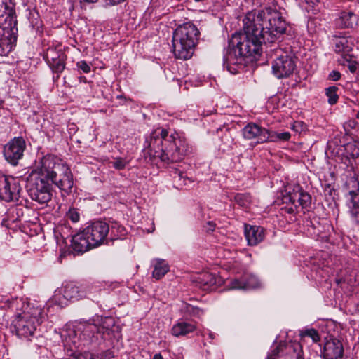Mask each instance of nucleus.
Wrapping results in <instances>:
<instances>
[{
  "label": "nucleus",
  "mask_w": 359,
  "mask_h": 359,
  "mask_svg": "<svg viewBox=\"0 0 359 359\" xmlns=\"http://www.w3.org/2000/svg\"><path fill=\"white\" fill-rule=\"evenodd\" d=\"M301 336L302 337H309L312 339L313 341L317 343L320 341V337L319 336L318 332L313 328L307 329L301 333Z\"/></svg>",
  "instance_id": "obj_36"
},
{
  "label": "nucleus",
  "mask_w": 359,
  "mask_h": 359,
  "mask_svg": "<svg viewBox=\"0 0 359 359\" xmlns=\"http://www.w3.org/2000/svg\"><path fill=\"white\" fill-rule=\"evenodd\" d=\"M305 9L308 13L316 15L323 11L325 6L320 0H305Z\"/></svg>",
  "instance_id": "obj_26"
},
{
  "label": "nucleus",
  "mask_w": 359,
  "mask_h": 359,
  "mask_svg": "<svg viewBox=\"0 0 359 359\" xmlns=\"http://www.w3.org/2000/svg\"><path fill=\"white\" fill-rule=\"evenodd\" d=\"M186 311L193 316L200 317L203 314V311L198 307L187 305L186 306Z\"/></svg>",
  "instance_id": "obj_39"
},
{
  "label": "nucleus",
  "mask_w": 359,
  "mask_h": 359,
  "mask_svg": "<svg viewBox=\"0 0 359 359\" xmlns=\"http://www.w3.org/2000/svg\"><path fill=\"white\" fill-rule=\"evenodd\" d=\"M356 117L358 119H359V111L357 113Z\"/></svg>",
  "instance_id": "obj_52"
},
{
  "label": "nucleus",
  "mask_w": 359,
  "mask_h": 359,
  "mask_svg": "<svg viewBox=\"0 0 359 359\" xmlns=\"http://www.w3.org/2000/svg\"><path fill=\"white\" fill-rule=\"evenodd\" d=\"M114 357V351L111 350H107L102 354V358L104 359H111Z\"/></svg>",
  "instance_id": "obj_47"
},
{
  "label": "nucleus",
  "mask_w": 359,
  "mask_h": 359,
  "mask_svg": "<svg viewBox=\"0 0 359 359\" xmlns=\"http://www.w3.org/2000/svg\"><path fill=\"white\" fill-rule=\"evenodd\" d=\"M65 165V163L56 156L47 154L41 159L39 165L32 171V173H38L40 177L50 181L55 180Z\"/></svg>",
  "instance_id": "obj_9"
},
{
  "label": "nucleus",
  "mask_w": 359,
  "mask_h": 359,
  "mask_svg": "<svg viewBox=\"0 0 359 359\" xmlns=\"http://www.w3.org/2000/svg\"><path fill=\"white\" fill-rule=\"evenodd\" d=\"M21 187L19 180L0 174V198L9 202L18 201Z\"/></svg>",
  "instance_id": "obj_11"
},
{
  "label": "nucleus",
  "mask_w": 359,
  "mask_h": 359,
  "mask_svg": "<svg viewBox=\"0 0 359 359\" xmlns=\"http://www.w3.org/2000/svg\"><path fill=\"white\" fill-rule=\"evenodd\" d=\"M46 314L41 306L27 304L21 313H18L12 322L13 332L23 340L31 341L35 337L38 326Z\"/></svg>",
  "instance_id": "obj_4"
},
{
  "label": "nucleus",
  "mask_w": 359,
  "mask_h": 359,
  "mask_svg": "<svg viewBox=\"0 0 359 359\" xmlns=\"http://www.w3.org/2000/svg\"><path fill=\"white\" fill-rule=\"evenodd\" d=\"M76 67L82 70L83 73L88 74L90 72L91 67L85 60H81L76 62Z\"/></svg>",
  "instance_id": "obj_40"
},
{
  "label": "nucleus",
  "mask_w": 359,
  "mask_h": 359,
  "mask_svg": "<svg viewBox=\"0 0 359 359\" xmlns=\"http://www.w3.org/2000/svg\"><path fill=\"white\" fill-rule=\"evenodd\" d=\"M65 55L64 53L61 52H58L54 48H50L47 50V52L44 56V59L46 60L47 64L51 62H54V60L60 57V56Z\"/></svg>",
  "instance_id": "obj_33"
},
{
  "label": "nucleus",
  "mask_w": 359,
  "mask_h": 359,
  "mask_svg": "<svg viewBox=\"0 0 359 359\" xmlns=\"http://www.w3.org/2000/svg\"><path fill=\"white\" fill-rule=\"evenodd\" d=\"M145 152L154 159L158 158L164 166L170 168V175L180 186L186 184L189 179L178 165L189 151L186 140L176 132H169L163 128L154 130L146 138Z\"/></svg>",
  "instance_id": "obj_2"
},
{
  "label": "nucleus",
  "mask_w": 359,
  "mask_h": 359,
  "mask_svg": "<svg viewBox=\"0 0 359 359\" xmlns=\"http://www.w3.org/2000/svg\"><path fill=\"white\" fill-rule=\"evenodd\" d=\"M205 229V231L207 232H212L215 230V224L213 222H208L206 223V225L204 226Z\"/></svg>",
  "instance_id": "obj_46"
},
{
  "label": "nucleus",
  "mask_w": 359,
  "mask_h": 359,
  "mask_svg": "<svg viewBox=\"0 0 359 359\" xmlns=\"http://www.w3.org/2000/svg\"><path fill=\"white\" fill-rule=\"evenodd\" d=\"M89 238L83 229L72 236L71 240L72 248L78 253H83L93 248L94 246H93Z\"/></svg>",
  "instance_id": "obj_18"
},
{
  "label": "nucleus",
  "mask_w": 359,
  "mask_h": 359,
  "mask_svg": "<svg viewBox=\"0 0 359 359\" xmlns=\"http://www.w3.org/2000/svg\"><path fill=\"white\" fill-rule=\"evenodd\" d=\"M346 150L350 152L351 156L355 158L359 156V142L354 141L347 144Z\"/></svg>",
  "instance_id": "obj_34"
},
{
  "label": "nucleus",
  "mask_w": 359,
  "mask_h": 359,
  "mask_svg": "<svg viewBox=\"0 0 359 359\" xmlns=\"http://www.w3.org/2000/svg\"><path fill=\"white\" fill-rule=\"evenodd\" d=\"M198 35V29L191 22L178 27L172 36V48L175 57L184 60L191 58Z\"/></svg>",
  "instance_id": "obj_5"
},
{
  "label": "nucleus",
  "mask_w": 359,
  "mask_h": 359,
  "mask_svg": "<svg viewBox=\"0 0 359 359\" xmlns=\"http://www.w3.org/2000/svg\"><path fill=\"white\" fill-rule=\"evenodd\" d=\"M338 89L334 86L325 88V95L328 98V103L331 105L336 104L339 100V96L337 93Z\"/></svg>",
  "instance_id": "obj_31"
},
{
  "label": "nucleus",
  "mask_w": 359,
  "mask_h": 359,
  "mask_svg": "<svg viewBox=\"0 0 359 359\" xmlns=\"http://www.w3.org/2000/svg\"><path fill=\"white\" fill-rule=\"evenodd\" d=\"M290 128L297 133H301L304 130L305 125L302 121H294Z\"/></svg>",
  "instance_id": "obj_42"
},
{
  "label": "nucleus",
  "mask_w": 359,
  "mask_h": 359,
  "mask_svg": "<svg viewBox=\"0 0 359 359\" xmlns=\"http://www.w3.org/2000/svg\"><path fill=\"white\" fill-rule=\"evenodd\" d=\"M245 236L249 245H256L264 240L265 230L259 226L245 225Z\"/></svg>",
  "instance_id": "obj_20"
},
{
  "label": "nucleus",
  "mask_w": 359,
  "mask_h": 359,
  "mask_svg": "<svg viewBox=\"0 0 359 359\" xmlns=\"http://www.w3.org/2000/svg\"><path fill=\"white\" fill-rule=\"evenodd\" d=\"M3 104V100L0 99V107L2 106Z\"/></svg>",
  "instance_id": "obj_51"
},
{
  "label": "nucleus",
  "mask_w": 359,
  "mask_h": 359,
  "mask_svg": "<svg viewBox=\"0 0 359 359\" xmlns=\"http://www.w3.org/2000/svg\"><path fill=\"white\" fill-rule=\"evenodd\" d=\"M50 180L40 177L38 173H30L27 178V188L33 201L44 204L52 198V184Z\"/></svg>",
  "instance_id": "obj_8"
},
{
  "label": "nucleus",
  "mask_w": 359,
  "mask_h": 359,
  "mask_svg": "<svg viewBox=\"0 0 359 359\" xmlns=\"http://www.w3.org/2000/svg\"><path fill=\"white\" fill-rule=\"evenodd\" d=\"M202 281L204 282V290L210 289L216 284L215 277L210 273H205L203 276Z\"/></svg>",
  "instance_id": "obj_35"
},
{
  "label": "nucleus",
  "mask_w": 359,
  "mask_h": 359,
  "mask_svg": "<svg viewBox=\"0 0 359 359\" xmlns=\"http://www.w3.org/2000/svg\"><path fill=\"white\" fill-rule=\"evenodd\" d=\"M18 28L15 11L10 9L0 15V55H6L15 46Z\"/></svg>",
  "instance_id": "obj_6"
},
{
  "label": "nucleus",
  "mask_w": 359,
  "mask_h": 359,
  "mask_svg": "<svg viewBox=\"0 0 359 359\" xmlns=\"http://www.w3.org/2000/svg\"><path fill=\"white\" fill-rule=\"evenodd\" d=\"M243 135L245 139L253 140L256 144L267 142L268 130L259 125L250 123L243 129Z\"/></svg>",
  "instance_id": "obj_15"
},
{
  "label": "nucleus",
  "mask_w": 359,
  "mask_h": 359,
  "mask_svg": "<svg viewBox=\"0 0 359 359\" xmlns=\"http://www.w3.org/2000/svg\"><path fill=\"white\" fill-rule=\"evenodd\" d=\"M84 1L87 3H96L99 0H83ZM106 6H114L117 5L125 0H102Z\"/></svg>",
  "instance_id": "obj_41"
},
{
  "label": "nucleus",
  "mask_w": 359,
  "mask_h": 359,
  "mask_svg": "<svg viewBox=\"0 0 359 359\" xmlns=\"http://www.w3.org/2000/svg\"><path fill=\"white\" fill-rule=\"evenodd\" d=\"M93 246L96 248L104 243L109 233V224L105 222L97 220L88 224L84 228Z\"/></svg>",
  "instance_id": "obj_12"
},
{
  "label": "nucleus",
  "mask_w": 359,
  "mask_h": 359,
  "mask_svg": "<svg viewBox=\"0 0 359 359\" xmlns=\"http://www.w3.org/2000/svg\"><path fill=\"white\" fill-rule=\"evenodd\" d=\"M79 79L83 81V79H85V77H80Z\"/></svg>",
  "instance_id": "obj_53"
},
{
  "label": "nucleus",
  "mask_w": 359,
  "mask_h": 359,
  "mask_svg": "<svg viewBox=\"0 0 359 359\" xmlns=\"http://www.w3.org/2000/svg\"><path fill=\"white\" fill-rule=\"evenodd\" d=\"M349 212L353 222L359 224V189L349 191Z\"/></svg>",
  "instance_id": "obj_23"
},
{
  "label": "nucleus",
  "mask_w": 359,
  "mask_h": 359,
  "mask_svg": "<svg viewBox=\"0 0 359 359\" xmlns=\"http://www.w3.org/2000/svg\"><path fill=\"white\" fill-rule=\"evenodd\" d=\"M11 306H13L14 307H17L18 306H19L20 304H22V302L21 299H15L13 300V302H11Z\"/></svg>",
  "instance_id": "obj_48"
},
{
  "label": "nucleus",
  "mask_w": 359,
  "mask_h": 359,
  "mask_svg": "<svg viewBox=\"0 0 359 359\" xmlns=\"http://www.w3.org/2000/svg\"><path fill=\"white\" fill-rule=\"evenodd\" d=\"M341 73L337 70H332L330 72L328 75V79L333 81H337L341 79Z\"/></svg>",
  "instance_id": "obj_44"
},
{
  "label": "nucleus",
  "mask_w": 359,
  "mask_h": 359,
  "mask_svg": "<svg viewBox=\"0 0 359 359\" xmlns=\"http://www.w3.org/2000/svg\"><path fill=\"white\" fill-rule=\"evenodd\" d=\"M51 183L55 184L58 188L66 192L71 191L74 186L73 176L69 168L66 164L60 170L55 180H51Z\"/></svg>",
  "instance_id": "obj_19"
},
{
  "label": "nucleus",
  "mask_w": 359,
  "mask_h": 359,
  "mask_svg": "<svg viewBox=\"0 0 359 359\" xmlns=\"http://www.w3.org/2000/svg\"><path fill=\"white\" fill-rule=\"evenodd\" d=\"M352 47L349 40L345 37H339L335 41L334 50L336 52H349Z\"/></svg>",
  "instance_id": "obj_28"
},
{
  "label": "nucleus",
  "mask_w": 359,
  "mask_h": 359,
  "mask_svg": "<svg viewBox=\"0 0 359 359\" xmlns=\"http://www.w3.org/2000/svg\"><path fill=\"white\" fill-rule=\"evenodd\" d=\"M243 22L244 32L233 34L230 43L233 48L224 58V66L233 74L238 72L244 57L258 60L263 43H273L287 29L281 13L269 7L248 12Z\"/></svg>",
  "instance_id": "obj_1"
},
{
  "label": "nucleus",
  "mask_w": 359,
  "mask_h": 359,
  "mask_svg": "<svg viewBox=\"0 0 359 359\" xmlns=\"http://www.w3.org/2000/svg\"><path fill=\"white\" fill-rule=\"evenodd\" d=\"M111 229V234L114 237H121L126 234V229L124 226L116 222H111V226H109V230Z\"/></svg>",
  "instance_id": "obj_32"
},
{
  "label": "nucleus",
  "mask_w": 359,
  "mask_h": 359,
  "mask_svg": "<svg viewBox=\"0 0 359 359\" xmlns=\"http://www.w3.org/2000/svg\"><path fill=\"white\" fill-rule=\"evenodd\" d=\"M283 201L284 203L292 205L288 208L287 212L292 213L298 206H301L302 208H307L311 204V197L308 193L300 189L286 194L283 196Z\"/></svg>",
  "instance_id": "obj_14"
},
{
  "label": "nucleus",
  "mask_w": 359,
  "mask_h": 359,
  "mask_svg": "<svg viewBox=\"0 0 359 359\" xmlns=\"http://www.w3.org/2000/svg\"><path fill=\"white\" fill-rule=\"evenodd\" d=\"M66 218L74 223H76L80 219V214L76 208H70L66 213Z\"/></svg>",
  "instance_id": "obj_38"
},
{
  "label": "nucleus",
  "mask_w": 359,
  "mask_h": 359,
  "mask_svg": "<svg viewBox=\"0 0 359 359\" xmlns=\"http://www.w3.org/2000/svg\"><path fill=\"white\" fill-rule=\"evenodd\" d=\"M151 359H164L161 353H156Z\"/></svg>",
  "instance_id": "obj_49"
},
{
  "label": "nucleus",
  "mask_w": 359,
  "mask_h": 359,
  "mask_svg": "<svg viewBox=\"0 0 359 359\" xmlns=\"http://www.w3.org/2000/svg\"><path fill=\"white\" fill-rule=\"evenodd\" d=\"M234 200L237 204L244 208H247L251 203V196L247 193L236 194Z\"/></svg>",
  "instance_id": "obj_30"
},
{
  "label": "nucleus",
  "mask_w": 359,
  "mask_h": 359,
  "mask_svg": "<svg viewBox=\"0 0 359 359\" xmlns=\"http://www.w3.org/2000/svg\"><path fill=\"white\" fill-rule=\"evenodd\" d=\"M327 359H341L344 348L341 342L337 339H331L326 341L321 351Z\"/></svg>",
  "instance_id": "obj_17"
},
{
  "label": "nucleus",
  "mask_w": 359,
  "mask_h": 359,
  "mask_svg": "<svg viewBox=\"0 0 359 359\" xmlns=\"http://www.w3.org/2000/svg\"><path fill=\"white\" fill-rule=\"evenodd\" d=\"M152 265L154 266L152 276L156 280H159L163 278L170 269V266L168 262L162 259H154Z\"/></svg>",
  "instance_id": "obj_24"
},
{
  "label": "nucleus",
  "mask_w": 359,
  "mask_h": 359,
  "mask_svg": "<svg viewBox=\"0 0 359 359\" xmlns=\"http://www.w3.org/2000/svg\"><path fill=\"white\" fill-rule=\"evenodd\" d=\"M290 359H302L300 358H298L296 355V353H294V351H293L292 354L291 355L289 356Z\"/></svg>",
  "instance_id": "obj_50"
},
{
  "label": "nucleus",
  "mask_w": 359,
  "mask_h": 359,
  "mask_svg": "<svg viewBox=\"0 0 359 359\" xmlns=\"http://www.w3.org/2000/svg\"><path fill=\"white\" fill-rule=\"evenodd\" d=\"M283 348H285L287 352L293 351L292 346L291 345L285 346L284 343L280 342L278 346L272 348L268 353L266 359H288L287 358L284 357L283 355Z\"/></svg>",
  "instance_id": "obj_25"
},
{
  "label": "nucleus",
  "mask_w": 359,
  "mask_h": 359,
  "mask_svg": "<svg viewBox=\"0 0 359 359\" xmlns=\"http://www.w3.org/2000/svg\"><path fill=\"white\" fill-rule=\"evenodd\" d=\"M110 164H111V166L114 169L121 170L125 168L128 162L123 158L117 157L115 158L113 161H111Z\"/></svg>",
  "instance_id": "obj_37"
},
{
  "label": "nucleus",
  "mask_w": 359,
  "mask_h": 359,
  "mask_svg": "<svg viewBox=\"0 0 359 359\" xmlns=\"http://www.w3.org/2000/svg\"><path fill=\"white\" fill-rule=\"evenodd\" d=\"M291 137V135L289 132H276L270 131L268 130V138L267 142H280L288 141Z\"/></svg>",
  "instance_id": "obj_27"
},
{
  "label": "nucleus",
  "mask_w": 359,
  "mask_h": 359,
  "mask_svg": "<svg viewBox=\"0 0 359 359\" xmlns=\"http://www.w3.org/2000/svg\"><path fill=\"white\" fill-rule=\"evenodd\" d=\"M276 55L277 57L272 62L273 75L278 79L290 76L296 68L294 60L282 49L276 50Z\"/></svg>",
  "instance_id": "obj_10"
},
{
  "label": "nucleus",
  "mask_w": 359,
  "mask_h": 359,
  "mask_svg": "<svg viewBox=\"0 0 359 359\" xmlns=\"http://www.w3.org/2000/svg\"><path fill=\"white\" fill-rule=\"evenodd\" d=\"M348 64L346 65L348 70L351 73H355L358 69V63L353 60H348L346 59Z\"/></svg>",
  "instance_id": "obj_45"
},
{
  "label": "nucleus",
  "mask_w": 359,
  "mask_h": 359,
  "mask_svg": "<svg viewBox=\"0 0 359 359\" xmlns=\"http://www.w3.org/2000/svg\"><path fill=\"white\" fill-rule=\"evenodd\" d=\"M114 320L111 317L96 316L90 321L77 323L62 334L64 345L72 351L86 344L109 340L113 336Z\"/></svg>",
  "instance_id": "obj_3"
},
{
  "label": "nucleus",
  "mask_w": 359,
  "mask_h": 359,
  "mask_svg": "<svg viewBox=\"0 0 359 359\" xmlns=\"http://www.w3.org/2000/svg\"><path fill=\"white\" fill-rule=\"evenodd\" d=\"M358 17L353 12L343 11L336 20L337 26L340 28H352L357 25Z\"/></svg>",
  "instance_id": "obj_22"
},
{
  "label": "nucleus",
  "mask_w": 359,
  "mask_h": 359,
  "mask_svg": "<svg viewBox=\"0 0 359 359\" xmlns=\"http://www.w3.org/2000/svg\"><path fill=\"white\" fill-rule=\"evenodd\" d=\"M26 148V142L22 137H14L4 147V156L7 162L16 165L22 156Z\"/></svg>",
  "instance_id": "obj_13"
},
{
  "label": "nucleus",
  "mask_w": 359,
  "mask_h": 359,
  "mask_svg": "<svg viewBox=\"0 0 359 359\" xmlns=\"http://www.w3.org/2000/svg\"><path fill=\"white\" fill-rule=\"evenodd\" d=\"M65 55L60 56V57L54 60V62L48 63V65L53 72L60 74L65 68Z\"/></svg>",
  "instance_id": "obj_29"
},
{
  "label": "nucleus",
  "mask_w": 359,
  "mask_h": 359,
  "mask_svg": "<svg viewBox=\"0 0 359 359\" xmlns=\"http://www.w3.org/2000/svg\"><path fill=\"white\" fill-rule=\"evenodd\" d=\"M260 286L257 277L252 274H245L239 279L230 280L226 283L229 290H250Z\"/></svg>",
  "instance_id": "obj_16"
},
{
  "label": "nucleus",
  "mask_w": 359,
  "mask_h": 359,
  "mask_svg": "<svg viewBox=\"0 0 359 359\" xmlns=\"http://www.w3.org/2000/svg\"><path fill=\"white\" fill-rule=\"evenodd\" d=\"M222 140L224 141L225 140V142L224 144H226V147L223 148V150H226V149L228 148H231L232 147V144H233V139L231 137V136L229 135V134H225L222 137Z\"/></svg>",
  "instance_id": "obj_43"
},
{
  "label": "nucleus",
  "mask_w": 359,
  "mask_h": 359,
  "mask_svg": "<svg viewBox=\"0 0 359 359\" xmlns=\"http://www.w3.org/2000/svg\"><path fill=\"white\" fill-rule=\"evenodd\" d=\"M94 289L90 284L76 285L73 283L65 284L60 290H56L51 299L52 302L63 307L67 301H78L88 297Z\"/></svg>",
  "instance_id": "obj_7"
},
{
  "label": "nucleus",
  "mask_w": 359,
  "mask_h": 359,
  "mask_svg": "<svg viewBox=\"0 0 359 359\" xmlns=\"http://www.w3.org/2000/svg\"><path fill=\"white\" fill-rule=\"evenodd\" d=\"M196 329V325L194 323L181 319L173 325L171 329V334L176 337H184L194 332Z\"/></svg>",
  "instance_id": "obj_21"
},
{
  "label": "nucleus",
  "mask_w": 359,
  "mask_h": 359,
  "mask_svg": "<svg viewBox=\"0 0 359 359\" xmlns=\"http://www.w3.org/2000/svg\"><path fill=\"white\" fill-rule=\"evenodd\" d=\"M79 79L83 81V79H85V77H80Z\"/></svg>",
  "instance_id": "obj_54"
}]
</instances>
